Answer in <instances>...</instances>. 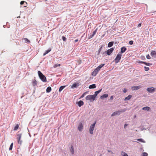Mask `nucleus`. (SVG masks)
Masks as SVG:
<instances>
[{
  "mask_svg": "<svg viewBox=\"0 0 156 156\" xmlns=\"http://www.w3.org/2000/svg\"><path fill=\"white\" fill-rule=\"evenodd\" d=\"M105 65V64H103L100 65L97 68H96L92 73V75L93 76H95L97 74L98 72Z\"/></svg>",
  "mask_w": 156,
  "mask_h": 156,
  "instance_id": "obj_1",
  "label": "nucleus"
},
{
  "mask_svg": "<svg viewBox=\"0 0 156 156\" xmlns=\"http://www.w3.org/2000/svg\"><path fill=\"white\" fill-rule=\"evenodd\" d=\"M37 73L41 80L43 82H46L47 80L46 77L40 71H38Z\"/></svg>",
  "mask_w": 156,
  "mask_h": 156,
  "instance_id": "obj_2",
  "label": "nucleus"
},
{
  "mask_svg": "<svg viewBox=\"0 0 156 156\" xmlns=\"http://www.w3.org/2000/svg\"><path fill=\"white\" fill-rule=\"evenodd\" d=\"M126 109H122L120 111H118L115 112L112 114L111 116H113L116 115H119L121 114V113L124 112L125 111H126Z\"/></svg>",
  "mask_w": 156,
  "mask_h": 156,
  "instance_id": "obj_3",
  "label": "nucleus"
},
{
  "mask_svg": "<svg viewBox=\"0 0 156 156\" xmlns=\"http://www.w3.org/2000/svg\"><path fill=\"white\" fill-rule=\"evenodd\" d=\"M22 136V133H19L17 135L16 139L17 140V142L18 144L20 145H21L22 143V141L21 140Z\"/></svg>",
  "mask_w": 156,
  "mask_h": 156,
  "instance_id": "obj_4",
  "label": "nucleus"
},
{
  "mask_svg": "<svg viewBox=\"0 0 156 156\" xmlns=\"http://www.w3.org/2000/svg\"><path fill=\"white\" fill-rule=\"evenodd\" d=\"M95 96L94 95H90L86 96V99L87 100H89L90 101H92L95 100Z\"/></svg>",
  "mask_w": 156,
  "mask_h": 156,
  "instance_id": "obj_5",
  "label": "nucleus"
},
{
  "mask_svg": "<svg viewBox=\"0 0 156 156\" xmlns=\"http://www.w3.org/2000/svg\"><path fill=\"white\" fill-rule=\"evenodd\" d=\"M122 56V54L120 53H119L117 55L115 59V61L116 63H118L119 61L121 58Z\"/></svg>",
  "mask_w": 156,
  "mask_h": 156,
  "instance_id": "obj_6",
  "label": "nucleus"
},
{
  "mask_svg": "<svg viewBox=\"0 0 156 156\" xmlns=\"http://www.w3.org/2000/svg\"><path fill=\"white\" fill-rule=\"evenodd\" d=\"M96 123V122H95L93 124L91 125L89 129L90 133L92 134L93 133V130Z\"/></svg>",
  "mask_w": 156,
  "mask_h": 156,
  "instance_id": "obj_7",
  "label": "nucleus"
},
{
  "mask_svg": "<svg viewBox=\"0 0 156 156\" xmlns=\"http://www.w3.org/2000/svg\"><path fill=\"white\" fill-rule=\"evenodd\" d=\"M114 49V48H112L108 49L106 51L107 54L108 55H110L113 51Z\"/></svg>",
  "mask_w": 156,
  "mask_h": 156,
  "instance_id": "obj_8",
  "label": "nucleus"
},
{
  "mask_svg": "<svg viewBox=\"0 0 156 156\" xmlns=\"http://www.w3.org/2000/svg\"><path fill=\"white\" fill-rule=\"evenodd\" d=\"M147 90L150 93H152L155 91L154 88L153 87L148 88L147 89Z\"/></svg>",
  "mask_w": 156,
  "mask_h": 156,
  "instance_id": "obj_9",
  "label": "nucleus"
},
{
  "mask_svg": "<svg viewBox=\"0 0 156 156\" xmlns=\"http://www.w3.org/2000/svg\"><path fill=\"white\" fill-rule=\"evenodd\" d=\"M141 87L140 86H134L132 87V90H136L139 89Z\"/></svg>",
  "mask_w": 156,
  "mask_h": 156,
  "instance_id": "obj_10",
  "label": "nucleus"
},
{
  "mask_svg": "<svg viewBox=\"0 0 156 156\" xmlns=\"http://www.w3.org/2000/svg\"><path fill=\"white\" fill-rule=\"evenodd\" d=\"M83 128V126L82 123H80L78 126V129L80 131H82Z\"/></svg>",
  "mask_w": 156,
  "mask_h": 156,
  "instance_id": "obj_11",
  "label": "nucleus"
},
{
  "mask_svg": "<svg viewBox=\"0 0 156 156\" xmlns=\"http://www.w3.org/2000/svg\"><path fill=\"white\" fill-rule=\"evenodd\" d=\"M98 30V29L96 28L95 30L93 32V34L92 35H90L89 37V38L90 39L92 38L96 34L97 31Z\"/></svg>",
  "mask_w": 156,
  "mask_h": 156,
  "instance_id": "obj_12",
  "label": "nucleus"
},
{
  "mask_svg": "<svg viewBox=\"0 0 156 156\" xmlns=\"http://www.w3.org/2000/svg\"><path fill=\"white\" fill-rule=\"evenodd\" d=\"M126 50V48L125 47H123L121 48V53H124Z\"/></svg>",
  "mask_w": 156,
  "mask_h": 156,
  "instance_id": "obj_13",
  "label": "nucleus"
},
{
  "mask_svg": "<svg viewBox=\"0 0 156 156\" xmlns=\"http://www.w3.org/2000/svg\"><path fill=\"white\" fill-rule=\"evenodd\" d=\"M77 104L78 106L80 107L83 105L84 102L82 101H80L77 102Z\"/></svg>",
  "mask_w": 156,
  "mask_h": 156,
  "instance_id": "obj_14",
  "label": "nucleus"
},
{
  "mask_svg": "<svg viewBox=\"0 0 156 156\" xmlns=\"http://www.w3.org/2000/svg\"><path fill=\"white\" fill-rule=\"evenodd\" d=\"M77 86H78V83H77V84L76 83H74L71 86V88H76Z\"/></svg>",
  "mask_w": 156,
  "mask_h": 156,
  "instance_id": "obj_15",
  "label": "nucleus"
},
{
  "mask_svg": "<svg viewBox=\"0 0 156 156\" xmlns=\"http://www.w3.org/2000/svg\"><path fill=\"white\" fill-rule=\"evenodd\" d=\"M101 90L102 89H101L95 92V94H94V95L95 96V98L97 96V95L101 91Z\"/></svg>",
  "mask_w": 156,
  "mask_h": 156,
  "instance_id": "obj_16",
  "label": "nucleus"
},
{
  "mask_svg": "<svg viewBox=\"0 0 156 156\" xmlns=\"http://www.w3.org/2000/svg\"><path fill=\"white\" fill-rule=\"evenodd\" d=\"M70 151L72 154H73L74 153V148L73 146H71V149H70Z\"/></svg>",
  "mask_w": 156,
  "mask_h": 156,
  "instance_id": "obj_17",
  "label": "nucleus"
},
{
  "mask_svg": "<svg viewBox=\"0 0 156 156\" xmlns=\"http://www.w3.org/2000/svg\"><path fill=\"white\" fill-rule=\"evenodd\" d=\"M131 97H132L131 95H129L127 96V97L125 98L124 99V100L125 101L128 100H129L131 98Z\"/></svg>",
  "mask_w": 156,
  "mask_h": 156,
  "instance_id": "obj_18",
  "label": "nucleus"
},
{
  "mask_svg": "<svg viewBox=\"0 0 156 156\" xmlns=\"http://www.w3.org/2000/svg\"><path fill=\"white\" fill-rule=\"evenodd\" d=\"M96 85L95 84H93L91 85H90L89 86V88L90 89H93L94 88L96 87Z\"/></svg>",
  "mask_w": 156,
  "mask_h": 156,
  "instance_id": "obj_19",
  "label": "nucleus"
},
{
  "mask_svg": "<svg viewBox=\"0 0 156 156\" xmlns=\"http://www.w3.org/2000/svg\"><path fill=\"white\" fill-rule=\"evenodd\" d=\"M108 94H104L103 95L101 96V98L103 99L104 98H106L108 97Z\"/></svg>",
  "mask_w": 156,
  "mask_h": 156,
  "instance_id": "obj_20",
  "label": "nucleus"
},
{
  "mask_svg": "<svg viewBox=\"0 0 156 156\" xmlns=\"http://www.w3.org/2000/svg\"><path fill=\"white\" fill-rule=\"evenodd\" d=\"M51 90V87H48L46 89V92L47 93L50 92Z\"/></svg>",
  "mask_w": 156,
  "mask_h": 156,
  "instance_id": "obj_21",
  "label": "nucleus"
},
{
  "mask_svg": "<svg viewBox=\"0 0 156 156\" xmlns=\"http://www.w3.org/2000/svg\"><path fill=\"white\" fill-rule=\"evenodd\" d=\"M143 110H147V111H149L150 110V108L149 107H144L142 108Z\"/></svg>",
  "mask_w": 156,
  "mask_h": 156,
  "instance_id": "obj_22",
  "label": "nucleus"
},
{
  "mask_svg": "<svg viewBox=\"0 0 156 156\" xmlns=\"http://www.w3.org/2000/svg\"><path fill=\"white\" fill-rule=\"evenodd\" d=\"M51 49L46 50L45 52L43 54V55H45L46 54L49 53L51 51Z\"/></svg>",
  "mask_w": 156,
  "mask_h": 156,
  "instance_id": "obj_23",
  "label": "nucleus"
},
{
  "mask_svg": "<svg viewBox=\"0 0 156 156\" xmlns=\"http://www.w3.org/2000/svg\"><path fill=\"white\" fill-rule=\"evenodd\" d=\"M113 42H109L108 44V47H111L113 45Z\"/></svg>",
  "mask_w": 156,
  "mask_h": 156,
  "instance_id": "obj_24",
  "label": "nucleus"
},
{
  "mask_svg": "<svg viewBox=\"0 0 156 156\" xmlns=\"http://www.w3.org/2000/svg\"><path fill=\"white\" fill-rule=\"evenodd\" d=\"M19 124H16V126H15L14 127V128L13 130L14 131L16 130L19 128Z\"/></svg>",
  "mask_w": 156,
  "mask_h": 156,
  "instance_id": "obj_25",
  "label": "nucleus"
},
{
  "mask_svg": "<svg viewBox=\"0 0 156 156\" xmlns=\"http://www.w3.org/2000/svg\"><path fill=\"white\" fill-rule=\"evenodd\" d=\"M65 87V86H61L59 89V92H61Z\"/></svg>",
  "mask_w": 156,
  "mask_h": 156,
  "instance_id": "obj_26",
  "label": "nucleus"
},
{
  "mask_svg": "<svg viewBox=\"0 0 156 156\" xmlns=\"http://www.w3.org/2000/svg\"><path fill=\"white\" fill-rule=\"evenodd\" d=\"M24 3H25V5L24 6V7H26V5H27V3L26 2L24 1H22L21 2L20 4L21 5H22Z\"/></svg>",
  "mask_w": 156,
  "mask_h": 156,
  "instance_id": "obj_27",
  "label": "nucleus"
},
{
  "mask_svg": "<svg viewBox=\"0 0 156 156\" xmlns=\"http://www.w3.org/2000/svg\"><path fill=\"white\" fill-rule=\"evenodd\" d=\"M121 155L122 156H128V155L126 153L123 151L122 152Z\"/></svg>",
  "mask_w": 156,
  "mask_h": 156,
  "instance_id": "obj_28",
  "label": "nucleus"
},
{
  "mask_svg": "<svg viewBox=\"0 0 156 156\" xmlns=\"http://www.w3.org/2000/svg\"><path fill=\"white\" fill-rule=\"evenodd\" d=\"M37 84V82L36 80H34L33 82V85L34 86H35Z\"/></svg>",
  "mask_w": 156,
  "mask_h": 156,
  "instance_id": "obj_29",
  "label": "nucleus"
},
{
  "mask_svg": "<svg viewBox=\"0 0 156 156\" xmlns=\"http://www.w3.org/2000/svg\"><path fill=\"white\" fill-rule=\"evenodd\" d=\"M151 55L152 56L156 55V51H151Z\"/></svg>",
  "mask_w": 156,
  "mask_h": 156,
  "instance_id": "obj_30",
  "label": "nucleus"
},
{
  "mask_svg": "<svg viewBox=\"0 0 156 156\" xmlns=\"http://www.w3.org/2000/svg\"><path fill=\"white\" fill-rule=\"evenodd\" d=\"M143 63H144L145 65L147 66H149L152 65V64L149 63H147L145 62H143Z\"/></svg>",
  "mask_w": 156,
  "mask_h": 156,
  "instance_id": "obj_31",
  "label": "nucleus"
},
{
  "mask_svg": "<svg viewBox=\"0 0 156 156\" xmlns=\"http://www.w3.org/2000/svg\"><path fill=\"white\" fill-rule=\"evenodd\" d=\"M137 140L141 142L145 143V141L142 139H138Z\"/></svg>",
  "mask_w": 156,
  "mask_h": 156,
  "instance_id": "obj_32",
  "label": "nucleus"
},
{
  "mask_svg": "<svg viewBox=\"0 0 156 156\" xmlns=\"http://www.w3.org/2000/svg\"><path fill=\"white\" fill-rule=\"evenodd\" d=\"M24 40L25 41V42L26 43H27V42H30V41L28 39H27V38H24Z\"/></svg>",
  "mask_w": 156,
  "mask_h": 156,
  "instance_id": "obj_33",
  "label": "nucleus"
},
{
  "mask_svg": "<svg viewBox=\"0 0 156 156\" xmlns=\"http://www.w3.org/2000/svg\"><path fill=\"white\" fill-rule=\"evenodd\" d=\"M13 145V143H12V144L10 145V147L9 148V150L10 151V150H12V148Z\"/></svg>",
  "mask_w": 156,
  "mask_h": 156,
  "instance_id": "obj_34",
  "label": "nucleus"
},
{
  "mask_svg": "<svg viewBox=\"0 0 156 156\" xmlns=\"http://www.w3.org/2000/svg\"><path fill=\"white\" fill-rule=\"evenodd\" d=\"M60 66H61V65L60 64H55L54 66L53 67H54V68H56L57 67Z\"/></svg>",
  "mask_w": 156,
  "mask_h": 156,
  "instance_id": "obj_35",
  "label": "nucleus"
},
{
  "mask_svg": "<svg viewBox=\"0 0 156 156\" xmlns=\"http://www.w3.org/2000/svg\"><path fill=\"white\" fill-rule=\"evenodd\" d=\"M144 70L145 71H148L149 70V68L148 67L145 66L144 67Z\"/></svg>",
  "mask_w": 156,
  "mask_h": 156,
  "instance_id": "obj_36",
  "label": "nucleus"
},
{
  "mask_svg": "<svg viewBox=\"0 0 156 156\" xmlns=\"http://www.w3.org/2000/svg\"><path fill=\"white\" fill-rule=\"evenodd\" d=\"M87 92H85V93H84L80 97V98H83L85 96V94H86L87 93Z\"/></svg>",
  "mask_w": 156,
  "mask_h": 156,
  "instance_id": "obj_37",
  "label": "nucleus"
},
{
  "mask_svg": "<svg viewBox=\"0 0 156 156\" xmlns=\"http://www.w3.org/2000/svg\"><path fill=\"white\" fill-rule=\"evenodd\" d=\"M148 154L146 152H144L143 154V156H147Z\"/></svg>",
  "mask_w": 156,
  "mask_h": 156,
  "instance_id": "obj_38",
  "label": "nucleus"
},
{
  "mask_svg": "<svg viewBox=\"0 0 156 156\" xmlns=\"http://www.w3.org/2000/svg\"><path fill=\"white\" fill-rule=\"evenodd\" d=\"M62 38L64 41H65L66 40V38L64 36H62Z\"/></svg>",
  "mask_w": 156,
  "mask_h": 156,
  "instance_id": "obj_39",
  "label": "nucleus"
},
{
  "mask_svg": "<svg viewBox=\"0 0 156 156\" xmlns=\"http://www.w3.org/2000/svg\"><path fill=\"white\" fill-rule=\"evenodd\" d=\"M133 41H130L129 42V44H130V45H132L133 44Z\"/></svg>",
  "mask_w": 156,
  "mask_h": 156,
  "instance_id": "obj_40",
  "label": "nucleus"
},
{
  "mask_svg": "<svg viewBox=\"0 0 156 156\" xmlns=\"http://www.w3.org/2000/svg\"><path fill=\"white\" fill-rule=\"evenodd\" d=\"M147 58L148 59H150L151 58V57L149 55H148L146 56Z\"/></svg>",
  "mask_w": 156,
  "mask_h": 156,
  "instance_id": "obj_41",
  "label": "nucleus"
},
{
  "mask_svg": "<svg viewBox=\"0 0 156 156\" xmlns=\"http://www.w3.org/2000/svg\"><path fill=\"white\" fill-rule=\"evenodd\" d=\"M141 26V23H140L137 26V27H140Z\"/></svg>",
  "mask_w": 156,
  "mask_h": 156,
  "instance_id": "obj_42",
  "label": "nucleus"
},
{
  "mask_svg": "<svg viewBox=\"0 0 156 156\" xmlns=\"http://www.w3.org/2000/svg\"><path fill=\"white\" fill-rule=\"evenodd\" d=\"M127 91V90L126 89H124L123 90V92L126 93Z\"/></svg>",
  "mask_w": 156,
  "mask_h": 156,
  "instance_id": "obj_43",
  "label": "nucleus"
},
{
  "mask_svg": "<svg viewBox=\"0 0 156 156\" xmlns=\"http://www.w3.org/2000/svg\"><path fill=\"white\" fill-rule=\"evenodd\" d=\"M113 96H111L110 98V99L111 100H113Z\"/></svg>",
  "mask_w": 156,
  "mask_h": 156,
  "instance_id": "obj_44",
  "label": "nucleus"
},
{
  "mask_svg": "<svg viewBox=\"0 0 156 156\" xmlns=\"http://www.w3.org/2000/svg\"><path fill=\"white\" fill-rule=\"evenodd\" d=\"M108 152H111V153H112V154H113V152H112V151H111V150H108Z\"/></svg>",
  "mask_w": 156,
  "mask_h": 156,
  "instance_id": "obj_45",
  "label": "nucleus"
},
{
  "mask_svg": "<svg viewBox=\"0 0 156 156\" xmlns=\"http://www.w3.org/2000/svg\"><path fill=\"white\" fill-rule=\"evenodd\" d=\"M78 41V39H76L74 41L75 42H77Z\"/></svg>",
  "mask_w": 156,
  "mask_h": 156,
  "instance_id": "obj_46",
  "label": "nucleus"
},
{
  "mask_svg": "<svg viewBox=\"0 0 156 156\" xmlns=\"http://www.w3.org/2000/svg\"><path fill=\"white\" fill-rule=\"evenodd\" d=\"M127 126V124H125V125H124V128H125Z\"/></svg>",
  "mask_w": 156,
  "mask_h": 156,
  "instance_id": "obj_47",
  "label": "nucleus"
},
{
  "mask_svg": "<svg viewBox=\"0 0 156 156\" xmlns=\"http://www.w3.org/2000/svg\"><path fill=\"white\" fill-rule=\"evenodd\" d=\"M45 1H47V0H45Z\"/></svg>",
  "mask_w": 156,
  "mask_h": 156,
  "instance_id": "obj_48",
  "label": "nucleus"
}]
</instances>
